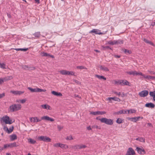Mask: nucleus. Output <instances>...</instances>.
Segmentation results:
<instances>
[{
  "mask_svg": "<svg viewBox=\"0 0 155 155\" xmlns=\"http://www.w3.org/2000/svg\"><path fill=\"white\" fill-rule=\"evenodd\" d=\"M21 108V105L19 104H14L9 107L10 111L13 112L20 110Z\"/></svg>",
  "mask_w": 155,
  "mask_h": 155,
  "instance_id": "obj_1",
  "label": "nucleus"
},
{
  "mask_svg": "<svg viewBox=\"0 0 155 155\" xmlns=\"http://www.w3.org/2000/svg\"><path fill=\"white\" fill-rule=\"evenodd\" d=\"M100 120L101 123H104L109 125H111L113 124L114 123L113 120L110 119L103 117L101 118Z\"/></svg>",
  "mask_w": 155,
  "mask_h": 155,
  "instance_id": "obj_2",
  "label": "nucleus"
},
{
  "mask_svg": "<svg viewBox=\"0 0 155 155\" xmlns=\"http://www.w3.org/2000/svg\"><path fill=\"white\" fill-rule=\"evenodd\" d=\"M3 121L6 124H11L15 122V120L12 121L10 119L9 117L6 115L3 117L1 119V121Z\"/></svg>",
  "mask_w": 155,
  "mask_h": 155,
  "instance_id": "obj_3",
  "label": "nucleus"
},
{
  "mask_svg": "<svg viewBox=\"0 0 155 155\" xmlns=\"http://www.w3.org/2000/svg\"><path fill=\"white\" fill-rule=\"evenodd\" d=\"M42 120H46L48 121H50L52 122L54 121V119L48 116H44L42 117L41 119H38L37 117V119H36V122H39L41 121Z\"/></svg>",
  "mask_w": 155,
  "mask_h": 155,
  "instance_id": "obj_4",
  "label": "nucleus"
},
{
  "mask_svg": "<svg viewBox=\"0 0 155 155\" xmlns=\"http://www.w3.org/2000/svg\"><path fill=\"white\" fill-rule=\"evenodd\" d=\"M38 139L39 140L45 142H50L51 141V139L47 136H41L38 137Z\"/></svg>",
  "mask_w": 155,
  "mask_h": 155,
  "instance_id": "obj_5",
  "label": "nucleus"
},
{
  "mask_svg": "<svg viewBox=\"0 0 155 155\" xmlns=\"http://www.w3.org/2000/svg\"><path fill=\"white\" fill-rule=\"evenodd\" d=\"M28 89L30 90L31 92H45L46 91L45 89H42L38 88L33 89L31 87H28Z\"/></svg>",
  "mask_w": 155,
  "mask_h": 155,
  "instance_id": "obj_6",
  "label": "nucleus"
},
{
  "mask_svg": "<svg viewBox=\"0 0 155 155\" xmlns=\"http://www.w3.org/2000/svg\"><path fill=\"white\" fill-rule=\"evenodd\" d=\"M123 43V41L122 40H118L117 41L114 40L113 41H110L107 42V44L111 45H118L122 44Z\"/></svg>",
  "mask_w": 155,
  "mask_h": 155,
  "instance_id": "obj_7",
  "label": "nucleus"
},
{
  "mask_svg": "<svg viewBox=\"0 0 155 155\" xmlns=\"http://www.w3.org/2000/svg\"><path fill=\"white\" fill-rule=\"evenodd\" d=\"M115 84H121L122 85H126L129 86H130L129 84L130 83L126 80L119 81H115Z\"/></svg>",
  "mask_w": 155,
  "mask_h": 155,
  "instance_id": "obj_8",
  "label": "nucleus"
},
{
  "mask_svg": "<svg viewBox=\"0 0 155 155\" xmlns=\"http://www.w3.org/2000/svg\"><path fill=\"white\" fill-rule=\"evenodd\" d=\"M14 128V126H12L8 129L7 125H5L3 126V129L5 131H6L8 134H10L13 131Z\"/></svg>",
  "mask_w": 155,
  "mask_h": 155,
  "instance_id": "obj_9",
  "label": "nucleus"
},
{
  "mask_svg": "<svg viewBox=\"0 0 155 155\" xmlns=\"http://www.w3.org/2000/svg\"><path fill=\"white\" fill-rule=\"evenodd\" d=\"M149 94V92L148 91L144 90L140 92L138 95L141 97H144L147 96Z\"/></svg>",
  "mask_w": 155,
  "mask_h": 155,
  "instance_id": "obj_10",
  "label": "nucleus"
},
{
  "mask_svg": "<svg viewBox=\"0 0 155 155\" xmlns=\"http://www.w3.org/2000/svg\"><path fill=\"white\" fill-rule=\"evenodd\" d=\"M18 146V145H16V143L15 142H14L12 143L5 144L4 146V149H6L8 147L12 148L14 147H17Z\"/></svg>",
  "mask_w": 155,
  "mask_h": 155,
  "instance_id": "obj_11",
  "label": "nucleus"
},
{
  "mask_svg": "<svg viewBox=\"0 0 155 155\" xmlns=\"http://www.w3.org/2000/svg\"><path fill=\"white\" fill-rule=\"evenodd\" d=\"M106 112L105 111H92L90 113V114L94 115H103L106 114Z\"/></svg>",
  "mask_w": 155,
  "mask_h": 155,
  "instance_id": "obj_12",
  "label": "nucleus"
},
{
  "mask_svg": "<svg viewBox=\"0 0 155 155\" xmlns=\"http://www.w3.org/2000/svg\"><path fill=\"white\" fill-rule=\"evenodd\" d=\"M136 150L140 154H145L146 153V152L145 150L143 148H140L138 147H136Z\"/></svg>",
  "mask_w": 155,
  "mask_h": 155,
  "instance_id": "obj_13",
  "label": "nucleus"
},
{
  "mask_svg": "<svg viewBox=\"0 0 155 155\" xmlns=\"http://www.w3.org/2000/svg\"><path fill=\"white\" fill-rule=\"evenodd\" d=\"M89 33H94L95 34L101 35L103 34V33L100 32V31L97 29H93L92 30L90 31Z\"/></svg>",
  "mask_w": 155,
  "mask_h": 155,
  "instance_id": "obj_14",
  "label": "nucleus"
},
{
  "mask_svg": "<svg viewBox=\"0 0 155 155\" xmlns=\"http://www.w3.org/2000/svg\"><path fill=\"white\" fill-rule=\"evenodd\" d=\"M135 153L132 148H129L125 155H134Z\"/></svg>",
  "mask_w": 155,
  "mask_h": 155,
  "instance_id": "obj_15",
  "label": "nucleus"
},
{
  "mask_svg": "<svg viewBox=\"0 0 155 155\" xmlns=\"http://www.w3.org/2000/svg\"><path fill=\"white\" fill-rule=\"evenodd\" d=\"M10 93H12L15 95H20L24 93V91H12L11 90L10 91Z\"/></svg>",
  "mask_w": 155,
  "mask_h": 155,
  "instance_id": "obj_16",
  "label": "nucleus"
},
{
  "mask_svg": "<svg viewBox=\"0 0 155 155\" xmlns=\"http://www.w3.org/2000/svg\"><path fill=\"white\" fill-rule=\"evenodd\" d=\"M41 55L43 57L49 56L52 58H54V56L53 55L50 54H48L47 53H45L44 52H41Z\"/></svg>",
  "mask_w": 155,
  "mask_h": 155,
  "instance_id": "obj_17",
  "label": "nucleus"
},
{
  "mask_svg": "<svg viewBox=\"0 0 155 155\" xmlns=\"http://www.w3.org/2000/svg\"><path fill=\"white\" fill-rule=\"evenodd\" d=\"M155 105L152 103H147L145 105V107L151 108H153L155 107Z\"/></svg>",
  "mask_w": 155,
  "mask_h": 155,
  "instance_id": "obj_18",
  "label": "nucleus"
},
{
  "mask_svg": "<svg viewBox=\"0 0 155 155\" xmlns=\"http://www.w3.org/2000/svg\"><path fill=\"white\" fill-rule=\"evenodd\" d=\"M107 100L110 101L111 100H113L115 101H120L121 100L119 98L116 97H109L107 99Z\"/></svg>",
  "mask_w": 155,
  "mask_h": 155,
  "instance_id": "obj_19",
  "label": "nucleus"
},
{
  "mask_svg": "<svg viewBox=\"0 0 155 155\" xmlns=\"http://www.w3.org/2000/svg\"><path fill=\"white\" fill-rule=\"evenodd\" d=\"M51 92L53 94L57 97H60L62 95L61 93L58 92L54 91H52Z\"/></svg>",
  "mask_w": 155,
  "mask_h": 155,
  "instance_id": "obj_20",
  "label": "nucleus"
},
{
  "mask_svg": "<svg viewBox=\"0 0 155 155\" xmlns=\"http://www.w3.org/2000/svg\"><path fill=\"white\" fill-rule=\"evenodd\" d=\"M12 78V76H8L7 77H6L5 78H2L3 82L4 81H6L10 80Z\"/></svg>",
  "mask_w": 155,
  "mask_h": 155,
  "instance_id": "obj_21",
  "label": "nucleus"
},
{
  "mask_svg": "<svg viewBox=\"0 0 155 155\" xmlns=\"http://www.w3.org/2000/svg\"><path fill=\"white\" fill-rule=\"evenodd\" d=\"M95 76L97 78L99 79H103L104 80H106V78L103 76H101L97 74H95Z\"/></svg>",
  "mask_w": 155,
  "mask_h": 155,
  "instance_id": "obj_22",
  "label": "nucleus"
},
{
  "mask_svg": "<svg viewBox=\"0 0 155 155\" xmlns=\"http://www.w3.org/2000/svg\"><path fill=\"white\" fill-rule=\"evenodd\" d=\"M150 96L153 97V99L155 101V91H150L149 93Z\"/></svg>",
  "mask_w": 155,
  "mask_h": 155,
  "instance_id": "obj_23",
  "label": "nucleus"
},
{
  "mask_svg": "<svg viewBox=\"0 0 155 155\" xmlns=\"http://www.w3.org/2000/svg\"><path fill=\"white\" fill-rule=\"evenodd\" d=\"M41 107L45 109H48V110H50V106L47 104H43L41 105Z\"/></svg>",
  "mask_w": 155,
  "mask_h": 155,
  "instance_id": "obj_24",
  "label": "nucleus"
},
{
  "mask_svg": "<svg viewBox=\"0 0 155 155\" xmlns=\"http://www.w3.org/2000/svg\"><path fill=\"white\" fill-rule=\"evenodd\" d=\"M143 41L145 42H146L147 43H148V44H149L152 46H154V45L153 43L151 41H149L146 38H144L143 39Z\"/></svg>",
  "mask_w": 155,
  "mask_h": 155,
  "instance_id": "obj_25",
  "label": "nucleus"
},
{
  "mask_svg": "<svg viewBox=\"0 0 155 155\" xmlns=\"http://www.w3.org/2000/svg\"><path fill=\"white\" fill-rule=\"evenodd\" d=\"M100 69L101 70L105 71H109V69L107 68L102 66H101L100 67Z\"/></svg>",
  "mask_w": 155,
  "mask_h": 155,
  "instance_id": "obj_26",
  "label": "nucleus"
},
{
  "mask_svg": "<svg viewBox=\"0 0 155 155\" xmlns=\"http://www.w3.org/2000/svg\"><path fill=\"white\" fill-rule=\"evenodd\" d=\"M24 68L26 69L27 68H28L29 70H35V68L33 67H28L27 65H25L24 67Z\"/></svg>",
  "mask_w": 155,
  "mask_h": 155,
  "instance_id": "obj_27",
  "label": "nucleus"
},
{
  "mask_svg": "<svg viewBox=\"0 0 155 155\" xmlns=\"http://www.w3.org/2000/svg\"><path fill=\"white\" fill-rule=\"evenodd\" d=\"M33 35L36 38H38L41 35L40 32L39 31L36 32L33 34Z\"/></svg>",
  "mask_w": 155,
  "mask_h": 155,
  "instance_id": "obj_28",
  "label": "nucleus"
},
{
  "mask_svg": "<svg viewBox=\"0 0 155 155\" xmlns=\"http://www.w3.org/2000/svg\"><path fill=\"white\" fill-rule=\"evenodd\" d=\"M28 142L31 144H34L35 143H36V140H34L33 139H32L31 138H29L28 139Z\"/></svg>",
  "mask_w": 155,
  "mask_h": 155,
  "instance_id": "obj_29",
  "label": "nucleus"
},
{
  "mask_svg": "<svg viewBox=\"0 0 155 155\" xmlns=\"http://www.w3.org/2000/svg\"><path fill=\"white\" fill-rule=\"evenodd\" d=\"M127 119L128 120H130L134 122H137V120L136 119V117H128L127 118Z\"/></svg>",
  "mask_w": 155,
  "mask_h": 155,
  "instance_id": "obj_30",
  "label": "nucleus"
},
{
  "mask_svg": "<svg viewBox=\"0 0 155 155\" xmlns=\"http://www.w3.org/2000/svg\"><path fill=\"white\" fill-rule=\"evenodd\" d=\"M72 149L76 150L79 149V145H75L74 146H72L70 147Z\"/></svg>",
  "mask_w": 155,
  "mask_h": 155,
  "instance_id": "obj_31",
  "label": "nucleus"
},
{
  "mask_svg": "<svg viewBox=\"0 0 155 155\" xmlns=\"http://www.w3.org/2000/svg\"><path fill=\"white\" fill-rule=\"evenodd\" d=\"M68 71L63 70L60 71V72L62 74L67 75H68Z\"/></svg>",
  "mask_w": 155,
  "mask_h": 155,
  "instance_id": "obj_32",
  "label": "nucleus"
},
{
  "mask_svg": "<svg viewBox=\"0 0 155 155\" xmlns=\"http://www.w3.org/2000/svg\"><path fill=\"white\" fill-rule=\"evenodd\" d=\"M123 50L124 53L127 54H130L131 53V51L129 50L125 49H124Z\"/></svg>",
  "mask_w": 155,
  "mask_h": 155,
  "instance_id": "obj_33",
  "label": "nucleus"
},
{
  "mask_svg": "<svg viewBox=\"0 0 155 155\" xmlns=\"http://www.w3.org/2000/svg\"><path fill=\"white\" fill-rule=\"evenodd\" d=\"M17 138V137L15 134H13L11 136V140H15Z\"/></svg>",
  "mask_w": 155,
  "mask_h": 155,
  "instance_id": "obj_34",
  "label": "nucleus"
},
{
  "mask_svg": "<svg viewBox=\"0 0 155 155\" xmlns=\"http://www.w3.org/2000/svg\"><path fill=\"white\" fill-rule=\"evenodd\" d=\"M102 48L103 50H106L107 49H111V48L109 46H102Z\"/></svg>",
  "mask_w": 155,
  "mask_h": 155,
  "instance_id": "obj_35",
  "label": "nucleus"
},
{
  "mask_svg": "<svg viewBox=\"0 0 155 155\" xmlns=\"http://www.w3.org/2000/svg\"><path fill=\"white\" fill-rule=\"evenodd\" d=\"M36 119H37V117H36L30 118V121L34 123L36 122Z\"/></svg>",
  "mask_w": 155,
  "mask_h": 155,
  "instance_id": "obj_36",
  "label": "nucleus"
},
{
  "mask_svg": "<svg viewBox=\"0 0 155 155\" xmlns=\"http://www.w3.org/2000/svg\"><path fill=\"white\" fill-rule=\"evenodd\" d=\"M116 122L118 124H120L123 123V120L122 118H118L116 120Z\"/></svg>",
  "mask_w": 155,
  "mask_h": 155,
  "instance_id": "obj_37",
  "label": "nucleus"
},
{
  "mask_svg": "<svg viewBox=\"0 0 155 155\" xmlns=\"http://www.w3.org/2000/svg\"><path fill=\"white\" fill-rule=\"evenodd\" d=\"M60 147L61 148H64L65 149L68 148V145L66 144H64L62 143L61 144V146H60Z\"/></svg>",
  "mask_w": 155,
  "mask_h": 155,
  "instance_id": "obj_38",
  "label": "nucleus"
},
{
  "mask_svg": "<svg viewBox=\"0 0 155 155\" xmlns=\"http://www.w3.org/2000/svg\"><path fill=\"white\" fill-rule=\"evenodd\" d=\"M61 143H54L53 144V146L54 147H60V146H61Z\"/></svg>",
  "mask_w": 155,
  "mask_h": 155,
  "instance_id": "obj_39",
  "label": "nucleus"
},
{
  "mask_svg": "<svg viewBox=\"0 0 155 155\" xmlns=\"http://www.w3.org/2000/svg\"><path fill=\"white\" fill-rule=\"evenodd\" d=\"M147 78H148V79H151L152 80H155V77L154 76H152L150 75H147Z\"/></svg>",
  "mask_w": 155,
  "mask_h": 155,
  "instance_id": "obj_40",
  "label": "nucleus"
},
{
  "mask_svg": "<svg viewBox=\"0 0 155 155\" xmlns=\"http://www.w3.org/2000/svg\"><path fill=\"white\" fill-rule=\"evenodd\" d=\"M66 139L68 140H72L73 139L72 136L70 135L69 136H68L66 138Z\"/></svg>",
  "mask_w": 155,
  "mask_h": 155,
  "instance_id": "obj_41",
  "label": "nucleus"
},
{
  "mask_svg": "<svg viewBox=\"0 0 155 155\" xmlns=\"http://www.w3.org/2000/svg\"><path fill=\"white\" fill-rule=\"evenodd\" d=\"M87 147V146L85 145H79V149H81L82 148H85Z\"/></svg>",
  "mask_w": 155,
  "mask_h": 155,
  "instance_id": "obj_42",
  "label": "nucleus"
},
{
  "mask_svg": "<svg viewBox=\"0 0 155 155\" xmlns=\"http://www.w3.org/2000/svg\"><path fill=\"white\" fill-rule=\"evenodd\" d=\"M57 127L59 131H60L63 128V127L60 125H58Z\"/></svg>",
  "mask_w": 155,
  "mask_h": 155,
  "instance_id": "obj_43",
  "label": "nucleus"
},
{
  "mask_svg": "<svg viewBox=\"0 0 155 155\" xmlns=\"http://www.w3.org/2000/svg\"><path fill=\"white\" fill-rule=\"evenodd\" d=\"M77 68L78 69H87V68L83 66H78L77 67Z\"/></svg>",
  "mask_w": 155,
  "mask_h": 155,
  "instance_id": "obj_44",
  "label": "nucleus"
},
{
  "mask_svg": "<svg viewBox=\"0 0 155 155\" xmlns=\"http://www.w3.org/2000/svg\"><path fill=\"white\" fill-rule=\"evenodd\" d=\"M5 64L4 63H0V68H2L3 69L5 68Z\"/></svg>",
  "mask_w": 155,
  "mask_h": 155,
  "instance_id": "obj_45",
  "label": "nucleus"
},
{
  "mask_svg": "<svg viewBox=\"0 0 155 155\" xmlns=\"http://www.w3.org/2000/svg\"><path fill=\"white\" fill-rule=\"evenodd\" d=\"M74 73L73 71H68V75H75L74 74Z\"/></svg>",
  "mask_w": 155,
  "mask_h": 155,
  "instance_id": "obj_46",
  "label": "nucleus"
},
{
  "mask_svg": "<svg viewBox=\"0 0 155 155\" xmlns=\"http://www.w3.org/2000/svg\"><path fill=\"white\" fill-rule=\"evenodd\" d=\"M139 140L142 142H145V139L143 137H140L139 138Z\"/></svg>",
  "mask_w": 155,
  "mask_h": 155,
  "instance_id": "obj_47",
  "label": "nucleus"
},
{
  "mask_svg": "<svg viewBox=\"0 0 155 155\" xmlns=\"http://www.w3.org/2000/svg\"><path fill=\"white\" fill-rule=\"evenodd\" d=\"M5 93H3L2 94H0V99L3 98L5 96Z\"/></svg>",
  "mask_w": 155,
  "mask_h": 155,
  "instance_id": "obj_48",
  "label": "nucleus"
},
{
  "mask_svg": "<svg viewBox=\"0 0 155 155\" xmlns=\"http://www.w3.org/2000/svg\"><path fill=\"white\" fill-rule=\"evenodd\" d=\"M136 112V110L134 109L130 110V113L132 114L135 113Z\"/></svg>",
  "mask_w": 155,
  "mask_h": 155,
  "instance_id": "obj_49",
  "label": "nucleus"
},
{
  "mask_svg": "<svg viewBox=\"0 0 155 155\" xmlns=\"http://www.w3.org/2000/svg\"><path fill=\"white\" fill-rule=\"evenodd\" d=\"M26 101V100L25 99H23L20 100V102L21 103L23 104L25 103V102Z\"/></svg>",
  "mask_w": 155,
  "mask_h": 155,
  "instance_id": "obj_50",
  "label": "nucleus"
},
{
  "mask_svg": "<svg viewBox=\"0 0 155 155\" xmlns=\"http://www.w3.org/2000/svg\"><path fill=\"white\" fill-rule=\"evenodd\" d=\"M28 48H21L20 49V51H25L28 50Z\"/></svg>",
  "mask_w": 155,
  "mask_h": 155,
  "instance_id": "obj_51",
  "label": "nucleus"
},
{
  "mask_svg": "<svg viewBox=\"0 0 155 155\" xmlns=\"http://www.w3.org/2000/svg\"><path fill=\"white\" fill-rule=\"evenodd\" d=\"M123 111L124 110L119 111L118 112L119 114H124Z\"/></svg>",
  "mask_w": 155,
  "mask_h": 155,
  "instance_id": "obj_52",
  "label": "nucleus"
},
{
  "mask_svg": "<svg viewBox=\"0 0 155 155\" xmlns=\"http://www.w3.org/2000/svg\"><path fill=\"white\" fill-rule=\"evenodd\" d=\"M74 81L77 84H80V82L78 81L75 80H74Z\"/></svg>",
  "mask_w": 155,
  "mask_h": 155,
  "instance_id": "obj_53",
  "label": "nucleus"
},
{
  "mask_svg": "<svg viewBox=\"0 0 155 155\" xmlns=\"http://www.w3.org/2000/svg\"><path fill=\"white\" fill-rule=\"evenodd\" d=\"M74 97H78V98H81V97L79 96V95H77V94H75L74 95Z\"/></svg>",
  "mask_w": 155,
  "mask_h": 155,
  "instance_id": "obj_54",
  "label": "nucleus"
},
{
  "mask_svg": "<svg viewBox=\"0 0 155 155\" xmlns=\"http://www.w3.org/2000/svg\"><path fill=\"white\" fill-rule=\"evenodd\" d=\"M114 93L115 94H117L119 96H120V92L118 93L117 92L115 91L114 92Z\"/></svg>",
  "mask_w": 155,
  "mask_h": 155,
  "instance_id": "obj_55",
  "label": "nucleus"
},
{
  "mask_svg": "<svg viewBox=\"0 0 155 155\" xmlns=\"http://www.w3.org/2000/svg\"><path fill=\"white\" fill-rule=\"evenodd\" d=\"M114 56L116 58H119L120 57V56L116 54L114 55Z\"/></svg>",
  "mask_w": 155,
  "mask_h": 155,
  "instance_id": "obj_56",
  "label": "nucleus"
},
{
  "mask_svg": "<svg viewBox=\"0 0 155 155\" xmlns=\"http://www.w3.org/2000/svg\"><path fill=\"white\" fill-rule=\"evenodd\" d=\"M133 75H137V72L136 71H133Z\"/></svg>",
  "mask_w": 155,
  "mask_h": 155,
  "instance_id": "obj_57",
  "label": "nucleus"
},
{
  "mask_svg": "<svg viewBox=\"0 0 155 155\" xmlns=\"http://www.w3.org/2000/svg\"><path fill=\"white\" fill-rule=\"evenodd\" d=\"M35 3H36L38 4L40 3V0H35Z\"/></svg>",
  "mask_w": 155,
  "mask_h": 155,
  "instance_id": "obj_58",
  "label": "nucleus"
},
{
  "mask_svg": "<svg viewBox=\"0 0 155 155\" xmlns=\"http://www.w3.org/2000/svg\"><path fill=\"white\" fill-rule=\"evenodd\" d=\"M140 75L141 76H143V74L141 72H139L138 73L137 72V75Z\"/></svg>",
  "mask_w": 155,
  "mask_h": 155,
  "instance_id": "obj_59",
  "label": "nucleus"
},
{
  "mask_svg": "<svg viewBox=\"0 0 155 155\" xmlns=\"http://www.w3.org/2000/svg\"><path fill=\"white\" fill-rule=\"evenodd\" d=\"M147 125L151 127H153V125H152V124L150 123H147Z\"/></svg>",
  "mask_w": 155,
  "mask_h": 155,
  "instance_id": "obj_60",
  "label": "nucleus"
},
{
  "mask_svg": "<svg viewBox=\"0 0 155 155\" xmlns=\"http://www.w3.org/2000/svg\"><path fill=\"white\" fill-rule=\"evenodd\" d=\"M7 15L8 16V17L9 18H11V15L10 14H9L8 13H7Z\"/></svg>",
  "mask_w": 155,
  "mask_h": 155,
  "instance_id": "obj_61",
  "label": "nucleus"
},
{
  "mask_svg": "<svg viewBox=\"0 0 155 155\" xmlns=\"http://www.w3.org/2000/svg\"><path fill=\"white\" fill-rule=\"evenodd\" d=\"M4 149H5L3 147H0V151H2V150H3Z\"/></svg>",
  "mask_w": 155,
  "mask_h": 155,
  "instance_id": "obj_62",
  "label": "nucleus"
},
{
  "mask_svg": "<svg viewBox=\"0 0 155 155\" xmlns=\"http://www.w3.org/2000/svg\"><path fill=\"white\" fill-rule=\"evenodd\" d=\"M87 129L88 130H91V128L90 126H89L87 127Z\"/></svg>",
  "mask_w": 155,
  "mask_h": 155,
  "instance_id": "obj_63",
  "label": "nucleus"
},
{
  "mask_svg": "<svg viewBox=\"0 0 155 155\" xmlns=\"http://www.w3.org/2000/svg\"><path fill=\"white\" fill-rule=\"evenodd\" d=\"M3 83V81L2 78H0V84H2Z\"/></svg>",
  "mask_w": 155,
  "mask_h": 155,
  "instance_id": "obj_64",
  "label": "nucleus"
}]
</instances>
